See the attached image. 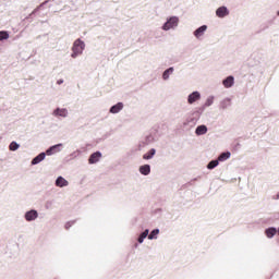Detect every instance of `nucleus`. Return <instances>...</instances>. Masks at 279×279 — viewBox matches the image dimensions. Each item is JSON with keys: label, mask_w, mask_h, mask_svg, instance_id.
I'll use <instances>...</instances> for the list:
<instances>
[{"label": "nucleus", "mask_w": 279, "mask_h": 279, "mask_svg": "<svg viewBox=\"0 0 279 279\" xmlns=\"http://www.w3.org/2000/svg\"><path fill=\"white\" fill-rule=\"evenodd\" d=\"M85 47L86 45L84 44V41H82V39H76L72 48V51H73L72 58H77V56H81Z\"/></svg>", "instance_id": "1"}, {"label": "nucleus", "mask_w": 279, "mask_h": 279, "mask_svg": "<svg viewBox=\"0 0 279 279\" xmlns=\"http://www.w3.org/2000/svg\"><path fill=\"white\" fill-rule=\"evenodd\" d=\"M178 23H180V19H178V16H172L163 24L162 29L169 32V29L178 27Z\"/></svg>", "instance_id": "2"}, {"label": "nucleus", "mask_w": 279, "mask_h": 279, "mask_svg": "<svg viewBox=\"0 0 279 279\" xmlns=\"http://www.w3.org/2000/svg\"><path fill=\"white\" fill-rule=\"evenodd\" d=\"M199 99H202V95L199 94V92H194L189 95L187 102L195 104V101H199Z\"/></svg>", "instance_id": "3"}, {"label": "nucleus", "mask_w": 279, "mask_h": 279, "mask_svg": "<svg viewBox=\"0 0 279 279\" xmlns=\"http://www.w3.org/2000/svg\"><path fill=\"white\" fill-rule=\"evenodd\" d=\"M230 14V11H228V8L226 7H220L216 11V16L219 19H223V16H228Z\"/></svg>", "instance_id": "4"}, {"label": "nucleus", "mask_w": 279, "mask_h": 279, "mask_svg": "<svg viewBox=\"0 0 279 279\" xmlns=\"http://www.w3.org/2000/svg\"><path fill=\"white\" fill-rule=\"evenodd\" d=\"M60 147H62V144L51 146L46 150L47 156H53V154H58V151H60Z\"/></svg>", "instance_id": "5"}, {"label": "nucleus", "mask_w": 279, "mask_h": 279, "mask_svg": "<svg viewBox=\"0 0 279 279\" xmlns=\"http://www.w3.org/2000/svg\"><path fill=\"white\" fill-rule=\"evenodd\" d=\"M37 218H38V211L36 210L27 211L25 215L26 221H34Z\"/></svg>", "instance_id": "6"}, {"label": "nucleus", "mask_w": 279, "mask_h": 279, "mask_svg": "<svg viewBox=\"0 0 279 279\" xmlns=\"http://www.w3.org/2000/svg\"><path fill=\"white\" fill-rule=\"evenodd\" d=\"M225 88H232L234 86V76H228L223 82H222Z\"/></svg>", "instance_id": "7"}, {"label": "nucleus", "mask_w": 279, "mask_h": 279, "mask_svg": "<svg viewBox=\"0 0 279 279\" xmlns=\"http://www.w3.org/2000/svg\"><path fill=\"white\" fill-rule=\"evenodd\" d=\"M99 158H101V153L97 151L90 155L89 165H95V162H99Z\"/></svg>", "instance_id": "8"}, {"label": "nucleus", "mask_w": 279, "mask_h": 279, "mask_svg": "<svg viewBox=\"0 0 279 279\" xmlns=\"http://www.w3.org/2000/svg\"><path fill=\"white\" fill-rule=\"evenodd\" d=\"M121 110H123V105H122V102H118L117 105L111 107L110 112L112 114H117V113L121 112Z\"/></svg>", "instance_id": "9"}, {"label": "nucleus", "mask_w": 279, "mask_h": 279, "mask_svg": "<svg viewBox=\"0 0 279 279\" xmlns=\"http://www.w3.org/2000/svg\"><path fill=\"white\" fill-rule=\"evenodd\" d=\"M206 132H208V128L206 125H199L195 130V134L197 136H203V134H206Z\"/></svg>", "instance_id": "10"}, {"label": "nucleus", "mask_w": 279, "mask_h": 279, "mask_svg": "<svg viewBox=\"0 0 279 279\" xmlns=\"http://www.w3.org/2000/svg\"><path fill=\"white\" fill-rule=\"evenodd\" d=\"M150 172L151 167H149V165H144L140 167V173H142V175H149Z\"/></svg>", "instance_id": "11"}, {"label": "nucleus", "mask_w": 279, "mask_h": 279, "mask_svg": "<svg viewBox=\"0 0 279 279\" xmlns=\"http://www.w3.org/2000/svg\"><path fill=\"white\" fill-rule=\"evenodd\" d=\"M206 29H208V26H206V25L201 26L199 28H197V29L194 32V36H195L196 38L202 37V36L204 35V32H206Z\"/></svg>", "instance_id": "12"}, {"label": "nucleus", "mask_w": 279, "mask_h": 279, "mask_svg": "<svg viewBox=\"0 0 279 279\" xmlns=\"http://www.w3.org/2000/svg\"><path fill=\"white\" fill-rule=\"evenodd\" d=\"M46 154L45 153H40L37 157H35L32 160V165H39V162H43V160L46 158Z\"/></svg>", "instance_id": "13"}, {"label": "nucleus", "mask_w": 279, "mask_h": 279, "mask_svg": "<svg viewBox=\"0 0 279 279\" xmlns=\"http://www.w3.org/2000/svg\"><path fill=\"white\" fill-rule=\"evenodd\" d=\"M56 185L57 186H60L61 189L63 186H69V181H66L64 178L62 177H59L57 180H56Z\"/></svg>", "instance_id": "14"}, {"label": "nucleus", "mask_w": 279, "mask_h": 279, "mask_svg": "<svg viewBox=\"0 0 279 279\" xmlns=\"http://www.w3.org/2000/svg\"><path fill=\"white\" fill-rule=\"evenodd\" d=\"M54 117H66L69 114V111L66 109H60L53 111Z\"/></svg>", "instance_id": "15"}, {"label": "nucleus", "mask_w": 279, "mask_h": 279, "mask_svg": "<svg viewBox=\"0 0 279 279\" xmlns=\"http://www.w3.org/2000/svg\"><path fill=\"white\" fill-rule=\"evenodd\" d=\"M156 156V149L151 148L148 153L144 155V160H151Z\"/></svg>", "instance_id": "16"}, {"label": "nucleus", "mask_w": 279, "mask_h": 279, "mask_svg": "<svg viewBox=\"0 0 279 279\" xmlns=\"http://www.w3.org/2000/svg\"><path fill=\"white\" fill-rule=\"evenodd\" d=\"M276 232H278L276 228H269L266 230V235L268 239H272V236H276Z\"/></svg>", "instance_id": "17"}, {"label": "nucleus", "mask_w": 279, "mask_h": 279, "mask_svg": "<svg viewBox=\"0 0 279 279\" xmlns=\"http://www.w3.org/2000/svg\"><path fill=\"white\" fill-rule=\"evenodd\" d=\"M149 235V229H146L138 238V243H143V241H145V239H147V236Z\"/></svg>", "instance_id": "18"}, {"label": "nucleus", "mask_w": 279, "mask_h": 279, "mask_svg": "<svg viewBox=\"0 0 279 279\" xmlns=\"http://www.w3.org/2000/svg\"><path fill=\"white\" fill-rule=\"evenodd\" d=\"M231 154L230 151H227V153H222L219 157H218V160L220 162H223V160H228V158H230Z\"/></svg>", "instance_id": "19"}, {"label": "nucleus", "mask_w": 279, "mask_h": 279, "mask_svg": "<svg viewBox=\"0 0 279 279\" xmlns=\"http://www.w3.org/2000/svg\"><path fill=\"white\" fill-rule=\"evenodd\" d=\"M171 73H173V68L166 70L162 75L163 80H169V75H171Z\"/></svg>", "instance_id": "20"}, {"label": "nucleus", "mask_w": 279, "mask_h": 279, "mask_svg": "<svg viewBox=\"0 0 279 279\" xmlns=\"http://www.w3.org/2000/svg\"><path fill=\"white\" fill-rule=\"evenodd\" d=\"M219 166V160H213L207 165V169H215V167Z\"/></svg>", "instance_id": "21"}, {"label": "nucleus", "mask_w": 279, "mask_h": 279, "mask_svg": "<svg viewBox=\"0 0 279 279\" xmlns=\"http://www.w3.org/2000/svg\"><path fill=\"white\" fill-rule=\"evenodd\" d=\"M10 38V34L8 32H0V40H8Z\"/></svg>", "instance_id": "22"}, {"label": "nucleus", "mask_w": 279, "mask_h": 279, "mask_svg": "<svg viewBox=\"0 0 279 279\" xmlns=\"http://www.w3.org/2000/svg\"><path fill=\"white\" fill-rule=\"evenodd\" d=\"M157 234H160V230L159 229H155L150 232V234L148 235V239L151 241V239H154Z\"/></svg>", "instance_id": "23"}, {"label": "nucleus", "mask_w": 279, "mask_h": 279, "mask_svg": "<svg viewBox=\"0 0 279 279\" xmlns=\"http://www.w3.org/2000/svg\"><path fill=\"white\" fill-rule=\"evenodd\" d=\"M214 101H215V97L209 96V97L206 99L205 106L208 108V107H210L211 104H214Z\"/></svg>", "instance_id": "24"}, {"label": "nucleus", "mask_w": 279, "mask_h": 279, "mask_svg": "<svg viewBox=\"0 0 279 279\" xmlns=\"http://www.w3.org/2000/svg\"><path fill=\"white\" fill-rule=\"evenodd\" d=\"M19 143H16V142H12L11 144H10V150L11 151H16V149H19Z\"/></svg>", "instance_id": "25"}, {"label": "nucleus", "mask_w": 279, "mask_h": 279, "mask_svg": "<svg viewBox=\"0 0 279 279\" xmlns=\"http://www.w3.org/2000/svg\"><path fill=\"white\" fill-rule=\"evenodd\" d=\"M276 199H279V193L277 194Z\"/></svg>", "instance_id": "26"}, {"label": "nucleus", "mask_w": 279, "mask_h": 279, "mask_svg": "<svg viewBox=\"0 0 279 279\" xmlns=\"http://www.w3.org/2000/svg\"><path fill=\"white\" fill-rule=\"evenodd\" d=\"M58 84H62V81H59Z\"/></svg>", "instance_id": "27"}, {"label": "nucleus", "mask_w": 279, "mask_h": 279, "mask_svg": "<svg viewBox=\"0 0 279 279\" xmlns=\"http://www.w3.org/2000/svg\"><path fill=\"white\" fill-rule=\"evenodd\" d=\"M65 228H69V223L65 225Z\"/></svg>", "instance_id": "28"}]
</instances>
